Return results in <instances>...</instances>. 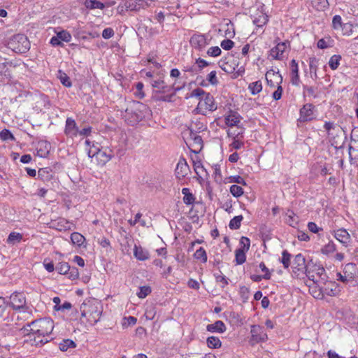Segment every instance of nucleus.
<instances>
[{
	"instance_id": "f257e3e1",
	"label": "nucleus",
	"mask_w": 358,
	"mask_h": 358,
	"mask_svg": "<svg viewBox=\"0 0 358 358\" xmlns=\"http://www.w3.org/2000/svg\"><path fill=\"white\" fill-rule=\"evenodd\" d=\"M54 328V322L50 318H41L34 320L24 325L20 330L24 335H33L34 339L41 338L38 342L45 343L48 342V336L52 333Z\"/></svg>"
},
{
	"instance_id": "f03ea898",
	"label": "nucleus",
	"mask_w": 358,
	"mask_h": 358,
	"mask_svg": "<svg viewBox=\"0 0 358 358\" xmlns=\"http://www.w3.org/2000/svg\"><path fill=\"white\" fill-rule=\"evenodd\" d=\"M190 97H195L199 99L196 110L203 115H206L207 112H213L217 108V104L213 96L201 88L192 90Z\"/></svg>"
},
{
	"instance_id": "7ed1b4c3",
	"label": "nucleus",
	"mask_w": 358,
	"mask_h": 358,
	"mask_svg": "<svg viewBox=\"0 0 358 358\" xmlns=\"http://www.w3.org/2000/svg\"><path fill=\"white\" fill-rule=\"evenodd\" d=\"M150 83L154 89L155 96L157 94H166L157 97L159 101H171L175 93L180 90V87H175L174 84L172 85H167L164 80V74L162 73L159 74L158 77L152 78Z\"/></svg>"
},
{
	"instance_id": "20e7f679",
	"label": "nucleus",
	"mask_w": 358,
	"mask_h": 358,
	"mask_svg": "<svg viewBox=\"0 0 358 358\" xmlns=\"http://www.w3.org/2000/svg\"><path fill=\"white\" fill-rule=\"evenodd\" d=\"M81 317H85L90 325L97 323L103 312V306L100 301L89 300L83 303L80 307Z\"/></svg>"
},
{
	"instance_id": "39448f33",
	"label": "nucleus",
	"mask_w": 358,
	"mask_h": 358,
	"mask_svg": "<svg viewBox=\"0 0 358 358\" xmlns=\"http://www.w3.org/2000/svg\"><path fill=\"white\" fill-rule=\"evenodd\" d=\"M150 115L148 107L138 101H134L127 108L124 117L131 124H136Z\"/></svg>"
},
{
	"instance_id": "423d86ee",
	"label": "nucleus",
	"mask_w": 358,
	"mask_h": 358,
	"mask_svg": "<svg viewBox=\"0 0 358 358\" xmlns=\"http://www.w3.org/2000/svg\"><path fill=\"white\" fill-rule=\"evenodd\" d=\"M7 302L14 310L25 314L24 320L32 315V309L27 305L26 297L22 292L13 293Z\"/></svg>"
},
{
	"instance_id": "0eeeda50",
	"label": "nucleus",
	"mask_w": 358,
	"mask_h": 358,
	"mask_svg": "<svg viewBox=\"0 0 358 358\" xmlns=\"http://www.w3.org/2000/svg\"><path fill=\"white\" fill-rule=\"evenodd\" d=\"M306 276L311 282L318 286L322 285L327 278L324 268L316 264L308 266Z\"/></svg>"
},
{
	"instance_id": "6e6552de",
	"label": "nucleus",
	"mask_w": 358,
	"mask_h": 358,
	"mask_svg": "<svg viewBox=\"0 0 358 358\" xmlns=\"http://www.w3.org/2000/svg\"><path fill=\"white\" fill-rule=\"evenodd\" d=\"M8 46L15 52L25 53L29 50L30 43L24 35L17 34L10 39Z\"/></svg>"
},
{
	"instance_id": "1a4fd4ad",
	"label": "nucleus",
	"mask_w": 358,
	"mask_h": 358,
	"mask_svg": "<svg viewBox=\"0 0 358 358\" xmlns=\"http://www.w3.org/2000/svg\"><path fill=\"white\" fill-rule=\"evenodd\" d=\"M189 42L194 48L199 51H203L209 44L210 40L204 34H196L191 37Z\"/></svg>"
},
{
	"instance_id": "9d476101",
	"label": "nucleus",
	"mask_w": 358,
	"mask_h": 358,
	"mask_svg": "<svg viewBox=\"0 0 358 358\" xmlns=\"http://www.w3.org/2000/svg\"><path fill=\"white\" fill-rule=\"evenodd\" d=\"M268 21V17L265 12L264 4L259 5L257 13L253 15V23L258 27H262Z\"/></svg>"
},
{
	"instance_id": "9b49d317",
	"label": "nucleus",
	"mask_w": 358,
	"mask_h": 358,
	"mask_svg": "<svg viewBox=\"0 0 358 358\" xmlns=\"http://www.w3.org/2000/svg\"><path fill=\"white\" fill-rule=\"evenodd\" d=\"M188 143L189 148L194 153H199L203 148V140L197 134H188Z\"/></svg>"
},
{
	"instance_id": "f8f14e48",
	"label": "nucleus",
	"mask_w": 358,
	"mask_h": 358,
	"mask_svg": "<svg viewBox=\"0 0 358 358\" xmlns=\"http://www.w3.org/2000/svg\"><path fill=\"white\" fill-rule=\"evenodd\" d=\"M220 66L224 72L227 73H232L238 68V62L237 59L230 55L225 57L224 60L220 62Z\"/></svg>"
},
{
	"instance_id": "ddd939ff",
	"label": "nucleus",
	"mask_w": 358,
	"mask_h": 358,
	"mask_svg": "<svg viewBox=\"0 0 358 358\" xmlns=\"http://www.w3.org/2000/svg\"><path fill=\"white\" fill-rule=\"evenodd\" d=\"M79 129L74 119L67 117L65 123L64 134L65 135L73 139L78 135Z\"/></svg>"
},
{
	"instance_id": "4468645a",
	"label": "nucleus",
	"mask_w": 358,
	"mask_h": 358,
	"mask_svg": "<svg viewBox=\"0 0 358 358\" xmlns=\"http://www.w3.org/2000/svg\"><path fill=\"white\" fill-rule=\"evenodd\" d=\"M289 45V41L279 42L275 47L270 50V56L276 60H282L284 57L283 53L285 52L287 46Z\"/></svg>"
},
{
	"instance_id": "2eb2a0df",
	"label": "nucleus",
	"mask_w": 358,
	"mask_h": 358,
	"mask_svg": "<svg viewBox=\"0 0 358 358\" xmlns=\"http://www.w3.org/2000/svg\"><path fill=\"white\" fill-rule=\"evenodd\" d=\"M206 129H207V125H206V122H204V120L196 118L192 121L189 128L187 129V130L186 131L185 134H193V133L198 134V133H200L201 131L206 130Z\"/></svg>"
},
{
	"instance_id": "dca6fc26",
	"label": "nucleus",
	"mask_w": 358,
	"mask_h": 358,
	"mask_svg": "<svg viewBox=\"0 0 358 358\" xmlns=\"http://www.w3.org/2000/svg\"><path fill=\"white\" fill-rule=\"evenodd\" d=\"M250 333L252 340L255 343L264 342L267 339V334L264 332L263 328L259 325H252Z\"/></svg>"
},
{
	"instance_id": "f3484780",
	"label": "nucleus",
	"mask_w": 358,
	"mask_h": 358,
	"mask_svg": "<svg viewBox=\"0 0 358 358\" xmlns=\"http://www.w3.org/2000/svg\"><path fill=\"white\" fill-rule=\"evenodd\" d=\"M189 172V167L187 164L186 159L183 157L180 158L176 168V176L178 178H184L188 175Z\"/></svg>"
},
{
	"instance_id": "a211bd4d",
	"label": "nucleus",
	"mask_w": 358,
	"mask_h": 358,
	"mask_svg": "<svg viewBox=\"0 0 358 358\" xmlns=\"http://www.w3.org/2000/svg\"><path fill=\"white\" fill-rule=\"evenodd\" d=\"M324 128L327 131L328 136L331 139L338 136L343 130L341 127L332 122H325Z\"/></svg>"
},
{
	"instance_id": "6ab92c4d",
	"label": "nucleus",
	"mask_w": 358,
	"mask_h": 358,
	"mask_svg": "<svg viewBox=\"0 0 358 358\" xmlns=\"http://www.w3.org/2000/svg\"><path fill=\"white\" fill-rule=\"evenodd\" d=\"M266 79L268 85L271 87H275V84L280 85L282 82V77L279 71H275L273 70L268 71L266 73Z\"/></svg>"
},
{
	"instance_id": "aec40b11",
	"label": "nucleus",
	"mask_w": 358,
	"mask_h": 358,
	"mask_svg": "<svg viewBox=\"0 0 358 358\" xmlns=\"http://www.w3.org/2000/svg\"><path fill=\"white\" fill-rule=\"evenodd\" d=\"M308 266L306 265V260L301 254L295 256L293 262V271L294 273H306Z\"/></svg>"
},
{
	"instance_id": "412c9836",
	"label": "nucleus",
	"mask_w": 358,
	"mask_h": 358,
	"mask_svg": "<svg viewBox=\"0 0 358 358\" xmlns=\"http://www.w3.org/2000/svg\"><path fill=\"white\" fill-rule=\"evenodd\" d=\"M314 108L313 104L307 103L300 109V119L303 122L310 121L314 118Z\"/></svg>"
},
{
	"instance_id": "4be33fe9",
	"label": "nucleus",
	"mask_w": 358,
	"mask_h": 358,
	"mask_svg": "<svg viewBox=\"0 0 358 358\" xmlns=\"http://www.w3.org/2000/svg\"><path fill=\"white\" fill-rule=\"evenodd\" d=\"M334 236L336 240L345 246H347L350 241L349 233L343 228L334 231Z\"/></svg>"
},
{
	"instance_id": "5701e85b",
	"label": "nucleus",
	"mask_w": 358,
	"mask_h": 358,
	"mask_svg": "<svg viewBox=\"0 0 358 358\" xmlns=\"http://www.w3.org/2000/svg\"><path fill=\"white\" fill-rule=\"evenodd\" d=\"M50 143L46 141H40L36 145L37 155L40 157H46L50 150Z\"/></svg>"
},
{
	"instance_id": "b1692460",
	"label": "nucleus",
	"mask_w": 358,
	"mask_h": 358,
	"mask_svg": "<svg viewBox=\"0 0 358 358\" xmlns=\"http://www.w3.org/2000/svg\"><path fill=\"white\" fill-rule=\"evenodd\" d=\"M345 278L353 281L357 277H358V268L355 264L349 263L347 264L343 268Z\"/></svg>"
},
{
	"instance_id": "393cba45",
	"label": "nucleus",
	"mask_w": 358,
	"mask_h": 358,
	"mask_svg": "<svg viewBox=\"0 0 358 358\" xmlns=\"http://www.w3.org/2000/svg\"><path fill=\"white\" fill-rule=\"evenodd\" d=\"M241 117L237 112L230 110L229 113L225 116L224 121L225 124L228 127H231L237 126L238 124L241 122Z\"/></svg>"
},
{
	"instance_id": "a878e982",
	"label": "nucleus",
	"mask_w": 358,
	"mask_h": 358,
	"mask_svg": "<svg viewBox=\"0 0 358 358\" xmlns=\"http://www.w3.org/2000/svg\"><path fill=\"white\" fill-rule=\"evenodd\" d=\"M291 67V83L293 85L299 86L300 78L299 74V66L295 59H292L290 62Z\"/></svg>"
},
{
	"instance_id": "bb28decb",
	"label": "nucleus",
	"mask_w": 358,
	"mask_h": 358,
	"mask_svg": "<svg viewBox=\"0 0 358 358\" xmlns=\"http://www.w3.org/2000/svg\"><path fill=\"white\" fill-rule=\"evenodd\" d=\"M323 293L329 296H335L338 292V285L335 282L325 281L322 285Z\"/></svg>"
},
{
	"instance_id": "cd10ccee",
	"label": "nucleus",
	"mask_w": 358,
	"mask_h": 358,
	"mask_svg": "<svg viewBox=\"0 0 358 358\" xmlns=\"http://www.w3.org/2000/svg\"><path fill=\"white\" fill-rule=\"evenodd\" d=\"M134 256L139 261H145L150 259V252L141 245H135L134 247Z\"/></svg>"
},
{
	"instance_id": "c85d7f7f",
	"label": "nucleus",
	"mask_w": 358,
	"mask_h": 358,
	"mask_svg": "<svg viewBox=\"0 0 358 358\" xmlns=\"http://www.w3.org/2000/svg\"><path fill=\"white\" fill-rule=\"evenodd\" d=\"M72 223L64 218H60L52 222V227L59 231H68L71 229Z\"/></svg>"
},
{
	"instance_id": "c756f323",
	"label": "nucleus",
	"mask_w": 358,
	"mask_h": 358,
	"mask_svg": "<svg viewBox=\"0 0 358 358\" xmlns=\"http://www.w3.org/2000/svg\"><path fill=\"white\" fill-rule=\"evenodd\" d=\"M52 178L53 174L50 168H42L40 169L38 171V178L44 182H48L51 181Z\"/></svg>"
},
{
	"instance_id": "7c9ffc66",
	"label": "nucleus",
	"mask_w": 358,
	"mask_h": 358,
	"mask_svg": "<svg viewBox=\"0 0 358 358\" xmlns=\"http://www.w3.org/2000/svg\"><path fill=\"white\" fill-rule=\"evenodd\" d=\"M308 287H310V292L314 298L318 299H323L324 293L322 285L318 286L313 282H310V284H308Z\"/></svg>"
},
{
	"instance_id": "2f4dec72",
	"label": "nucleus",
	"mask_w": 358,
	"mask_h": 358,
	"mask_svg": "<svg viewBox=\"0 0 358 358\" xmlns=\"http://www.w3.org/2000/svg\"><path fill=\"white\" fill-rule=\"evenodd\" d=\"M206 329L210 332L223 333L226 330V327L222 321L217 320L213 324H208Z\"/></svg>"
},
{
	"instance_id": "473e14b6",
	"label": "nucleus",
	"mask_w": 358,
	"mask_h": 358,
	"mask_svg": "<svg viewBox=\"0 0 358 358\" xmlns=\"http://www.w3.org/2000/svg\"><path fill=\"white\" fill-rule=\"evenodd\" d=\"M209 64L210 63L205 59L198 58L196 59L194 65L188 71L192 72H197L208 66Z\"/></svg>"
},
{
	"instance_id": "72a5a7b5",
	"label": "nucleus",
	"mask_w": 358,
	"mask_h": 358,
	"mask_svg": "<svg viewBox=\"0 0 358 358\" xmlns=\"http://www.w3.org/2000/svg\"><path fill=\"white\" fill-rule=\"evenodd\" d=\"M113 155L110 150L107 152L106 150H101L96 158L100 161L101 164H105L111 159Z\"/></svg>"
},
{
	"instance_id": "f704fd0d",
	"label": "nucleus",
	"mask_w": 358,
	"mask_h": 358,
	"mask_svg": "<svg viewBox=\"0 0 358 358\" xmlns=\"http://www.w3.org/2000/svg\"><path fill=\"white\" fill-rule=\"evenodd\" d=\"M71 241L73 245L80 247L84 244L85 238L78 232H73L71 235Z\"/></svg>"
},
{
	"instance_id": "c9c22d12",
	"label": "nucleus",
	"mask_w": 358,
	"mask_h": 358,
	"mask_svg": "<svg viewBox=\"0 0 358 358\" xmlns=\"http://www.w3.org/2000/svg\"><path fill=\"white\" fill-rule=\"evenodd\" d=\"M262 83L261 80H257L249 84L248 90L252 95H257L262 90Z\"/></svg>"
},
{
	"instance_id": "e433bc0d",
	"label": "nucleus",
	"mask_w": 358,
	"mask_h": 358,
	"mask_svg": "<svg viewBox=\"0 0 358 358\" xmlns=\"http://www.w3.org/2000/svg\"><path fill=\"white\" fill-rule=\"evenodd\" d=\"M182 194L184 195L183 202L187 205L192 204L194 202L195 197L190 192L189 188L184 187L182 189Z\"/></svg>"
},
{
	"instance_id": "4c0bfd02",
	"label": "nucleus",
	"mask_w": 358,
	"mask_h": 358,
	"mask_svg": "<svg viewBox=\"0 0 358 358\" xmlns=\"http://www.w3.org/2000/svg\"><path fill=\"white\" fill-rule=\"evenodd\" d=\"M22 239V235L17 232H11L8 238L7 243L10 245H15L20 243Z\"/></svg>"
},
{
	"instance_id": "58836bf2",
	"label": "nucleus",
	"mask_w": 358,
	"mask_h": 358,
	"mask_svg": "<svg viewBox=\"0 0 358 358\" xmlns=\"http://www.w3.org/2000/svg\"><path fill=\"white\" fill-rule=\"evenodd\" d=\"M342 57L340 55H334L329 60V66L332 70H336L340 65Z\"/></svg>"
},
{
	"instance_id": "ea45409f",
	"label": "nucleus",
	"mask_w": 358,
	"mask_h": 358,
	"mask_svg": "<svg viewBox=\"0 0 358 358\" xmlns=\"http://www.w3.org/2000/svg\"><path fill=\"white\" fill-rule=\"evenodd\" d=\"M194 257L195 259L201 260L202 263H206L208 260L207 253L202 247L196 250Z\"/></svg>"
},
{
	"instance_id": "a19ab883",
	"label": "nucleus",
	"mask_w": 358,
	"mask_h": 358,
	"mask_svg": "<svg viewBox=\"0 0 358 358\" xmlns=\"http://www.w3.org/2000/svg\"><path fill=\"white\" fill-rule=\"evenodd\" d=\"M246 251L242 249H237L235 251V260L237 264H243L246 260Z\"/></svg>"
},
{
	"instance_id": "79ce46f5",
	"label": "nucleus",
	"mask_w": 358,
	"mask_h": 358,
	"mask_svg": "<svg viewBox=\"0 0 358 358\" xmlns=\"http://www.w3.org/2000/svg\"><path fill=\"white\" fill-rule=\"evenodd\" d=\"M76 343L71 339L63 340L59 345V348L61 351L65 352L69 348H74Z\"/></svg>"
},
{
	"instance_id": "37998d69",
	"label": "nucleus",
	"mask_w": 358,
	"mask_h": 358,
	"mask_svg": "<svg viewBox=\"0 0 358 358\" xmlns=\"http://www.w3.org/2000/svg\"><path fill=\"white\" fill-rule=\"evenodd\" d=\"M333 45V40L330 37L321 38L317 41V46L320 49H325Z\"/></svg>"
},
{
	"instance_id": "c03bdc74",
	"label": "nucleus",
	"mask_w": 358,
	"mask_h": 358,
	"mask_svg": "<svg viewBox=\"0 0 358 358\" xmlns=\"http://www.w3.org/2000/svg\"><path fill=\"white\" fill-rule=\"evenodd\" d=\"M85 5L87 8L90 9H103L104 8L103 3L97 0H86Z\"/></svg>"
},
{
	"instance_id": "a18cd8bd",
	"label": "nucleus",
	"mask_w": 358,
	"mask_h": 358,
	"mask_svg": "<svg viewBox=\"0 0 358 358\" xmlns=\"http://www.w3.org/2000/svg\"><path fill=\"white\" fill-rule=\"evenodd\" d=\"M243 217L242 215H238L235 216L234 218H232L229 224V227L231 229H238L241 227V221L243 220Z\"/></svg>"
},
{
	"instance_id": "49530a36",
	"label": "nucleus",
	"mask_w": 358,
	"mask_h": 358,
	"mask_svg": "<svg viewBox=\"0 0 358 358\" xmlns=\"http://www.w3.org/2000/svg\"><path fill=\"white\" fill-rule=\"evenodd\" d=\"M207 345L210 348H218L221 346V341L218 337L210 336L207 339Z\"/></svg>"
},
{
	"instance_id": "de8ad7c7",
	"label": "nucleus",
	"mask_w": 358,
	"mask_h": 358,
	"mask_svg": "<svg viewBox=\"0 0 358 358\" xmlns=\"http://www.w3.org/2000/svg\"><path fill=\"white\" fill-rule=\"evenodd\" d=\"M336 250V245L333 241H329L322 249L321 252L324 255H330Z\"/></svg>"
},
{
	"instance_id": "09e8293b",
	"label": "nucleus",
	"mask_w": 358,
	"mask_h": 358,
	"mask_svg": "<svg viewBox=\"0 0 358 358\" xmlns=\"http://www.w3.org/2000/svg\"><path fill=\"white\" fill-rule=\"evenodd\" d=\"M285 222L291 227H295L297 224V220L295 218V214L292 210H288L286 213Z\"/></svg>"
},
{
	"instance_id": "8fccbe9b",
	"label": "nucleus",
	"mask_w": 358,
	"mask_h": 358,
	"mask_svg": "<svg viewBox=\"0 0 358 358\" xmlns=\"http://www.w3.org/2000/svg\"><path fill=\"white\" fill-rule=\"evenodd\" d=\"M347 24H343L342 22V18L340 15H336L334 16L332 20V26L334 29H343V27H345Z\"/></svg>"
},
{
	"instance_id": "3c124183",
	"label": "nucleus",
	"mask_w": 358,
	"mask_h": 358,
	"mask_svg": "<svg viewBox=\"0 0 358 358\" xmlns=\"http://www.w3.org/2000/svg\"><path fill=\"white\" fill-rule=\"evenodd\" d=\"M124 6L127 10H138L140 7L137 3L136 0H127L124 3Z\"/></svg>"
},
{
	"instance_id": "603ef678",
	"label": "nucleus",
	"mask_w": 358,
	"mask_h": 358,
	"mask_svg": "<svg viewBox=\"0 0 358 358\" xmlns=\"http://www.w3.org/2000/svg\"><path fill=\"white\" fill-rule=\"evenodd\" d=\"M230 192L234 197H240L243 194V189L237 185H232L230 187Z\"/></svg>"
},
{
	"instance_id": "864d4df0",
	"label": "nucleus",
	"mask_w": 358,
	"mask_h": 358,
	"mask_svg": "<svg viewBox=\"0 0 358 358\" xmlns=\"http://www.w3.org/2000/svg\"><path fill=\"white\" fill-rule=\"evenodd\" d=\"M291 255L287 251L283 250L282 252L281 263L283 264L285 268H289L290 265Z\"/></svg>"
},
{
	"instance_id": "5fc2aeb1",
	"label": "nucleus",
	"mask_w": 358,
	"mask_h": 358,
	"mask_svg": "<svg viewBox=\"0 0 358 358\" xmlns=\"http://www.w3.org/2000/svg\"><path fill=\"white\" fill-rule=\"evenodd\" d=\"M56 270L59 274L65 275L69 271L70 266L66 262H61L57 266Z\"/></svg>"
},
{
	"instance_id": "6e6d98bb",
	"label": "nucleus",
	"mask_w": 358,
	"mask_h": 358,
	"mask_svg": "<svg viewBox=\"0 0 358 358\" xmlns=\"http://www.w3.org/2000/svg\"><path fill=\"white\" fill-rule=\"evenodd\" d=\"M222 50L218 46H213L208 49L206 55L209 57H216L221 55Z\"/></svg>"
},
{
	"instance_id": "4d7b16f0",
	"label": "nucleus",
	"mask_w": 358,
	"mask_h": 358,
	"mask_svg": "<svg viewBox=\"0 0 358 358\" xmlns=\"http://www.w3.org/2000/svg\"><path fill=\"white\" fill-rule=\"evenodd\" d=\"M101 150L98 144L92 143V146L87 150V155L89 157L92 158L96 157Z\"/></svg>"
},
{
	"instance_id": "13d9d810",
	"label": "nucleus",
	"mask_w": 358,
	"mask_h": 358,
	"mask_svg": "<svg viewBox=\"0 0 358 358\" xmlns=\"http://www.w3.org/2000/svg\"><path fill=\"white\" fill-rule=\"evenodd\" d=\"M57 38H59L62 42H69L71 40V35L69 31L66 30H62L57 32Z\"/></svg>"
},
{
	"instance_id": "bf43d9fd",
	"label": "nucleus",
	"mask_w": 358,
	"mask_h": 358,
	"mask_svg": "<svg viewBox=\"0 0 358 358\" xmlns=\"http://www.w3.org/2000/svg\"><path fill=\"white\" fill-rule=\"evenodd\" d=\"M207 81L212 85H217L218 83V79L217 77V73L215 71H212L207 75Z\"/></svg>"
},
{
	"instance_id": "052dcab7",
	"label": "nucleus",
	"mask_w": 358,
	"mask_h": 358,
	"mask_svg": "<svg viewBox=\"0 0 358 358\" xmlns=\"http://www.w3.org/2000/svg\"><path fill=\"white\" fill-rule=\"evenodd\" d=\"M151 292V288L148 286H143L139 288L137 296L140 299L145 298Z\"/></svg>"
},
{
	"instance_id": "680f3d73",
	"label": "nucleus",
	"mask_w": 358,
	"mask_h": 358,
	"mask_svg": "<svg viewBox=\"0 0 358 358\" xmlns=\"http://www.w3.org/2000/svg\"><path fill=\"white\" fill-rule=\"evenodd\" d=\"M143 83H138L136 85V92H134L135 96L138 99H143L145 96V94L143 91Z\"/></svg>"
},
{
	"instance_id": "e2e57ef3",
	"label": "nucleus",
	"mask_w": 358,
	"mask_h": 358,
	"mask_svg": "<svg viewBox=\"0 0 358 358\" xmlns=\"http://www.w3.org/2000/svg\"><path fill=\"white\" fill-rule=\"evenodd\" d=\"M8 306V302L6 298L0 296V319L4 315Z\"/></svg>"
},
{
	"instance_id": "0e129e2a",
	"label": "nucleus",
	"mask_w": 358,
	"mask_h": 358,
	"mask_svg": "<svg viewBox=\"0 0 358 358\" xmlns=\"http://www.w3.org/2000/svg\"><path fill=\"white\" fill-rule=\"evenodd\" d=\"M0 138L2 141L14 140L15 138L11 132L8 129H3L0 132Z\"/></svg>"
},
{
	"instance_id": "69168bd1",
	"label": "nucleus",
	"mask_w": 358,
	"mask_h": 358,
	"mask_svg": "<svg viewBox=\"0 0 358 358\" xmlns=\"http://www.w3.org/2000/svg\"><path fill=\"white\" fill-rule=\"evenodd\" d=\"M242 138H238L232 139V142L230 143L229 146L232 149L239 150L243 146V143L241 141Z\"/></svg>"
},
{
	"instance_id": "338daca9",
	"label": "nucleus",
	"mask_w": 358,
	"mask_h": 358,
	"mask_svg": "<svg viewBox=\"0 0 358 358\" xmlns=\"http://www.w3.org/2000/svg\"><path fill=\"white\" fill-rule=\"evenodd\" d=\"M259 267L260 270L264 273L263 275V278L265 280H269L271 278V273L269 271V269L266 266L264 262H261L259 265Z\"/></svg>"
},
{
	"instance_id": "774afa93",
	"label": "nucleus",
	"mask_w": 358,
	"mask_h": 358,
	"mask_svg": "<svg viewBox=\"0 0 358 358\" xmlns=\"http://www.w3.org/2000/svg\"><path fill=\"white\" fill-rule=\"evenodd\" d=\"M227 180H228V182H234V183L241 184V185H246V182L244 180V179L240 176H230L229 178H228Z\"/></svg>"
}]
</instances>
